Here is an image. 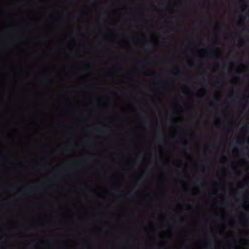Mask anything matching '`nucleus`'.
Returning a JSON list of instances; mask_svg holds the SVG:
<instances>
[{"label":"nucleus","mask_w":249,"mask_h":249,"mask_svg":"<svg viewBox=\"0 0 249 249\" xmlns=\"http://www.w3.org/2000/svg\"><path fill=\"white\" fill-rule=\"evenodd\" d=\"M237 144H238V145H243L244 144V142H237Z\"/></svg>","instance_id":"39448f33"},{"label":"nucleus","mask_w":249,"mask_h":249,"mask_svg":"<svg viewBox=\"0 0 249 249\" xmlns=\"http://www.w3.org/2000/svg\"><path fill=\"white\" fill-rule=\"evenodd\" d=\"M188 67L190 68H193L194 67V65L193 63H189Z\"/></svg>","instance_id":"f03ea898"},{"label":"nucleus","mask_w":249,"mask_h":249,"mask_svg":"<svg viewBox=\"0 0 249 249\" xmlns=\"http://www.w3.org/2000/svg\"><path fill=\"white\" fill-rule=\"evenodd\" d=\"M200 186L202 187V188H203L204 187V185L203 183H201L200 184Z\"/></svg>","instance_id":"6e6552de"},{"label":"nucleus","mask_w":249,"mask_h":249,"mask_svg":"<svg viewBox=\"0 0 249 249\" xmlns=\"http://www.w3.org/2000/svg\"><path fill=\"white\" fill-rule=\"evenodd\" d=\"M182 144L183 146L185 148H188L189 146V143L187 141L183 142H182Z\"/></svg>","instance_id":"f257e3e1"},{"label":"nucleus","mask_w":249,"mask_h":249,"mask_svg":"<svg viewBox=\"0 0 249 249\" xmlns=\"http://www.w3.org/2000/svg\"><path fill=\"white\" fill-rule=\"evenodd\" d=\"M142 178L141 177L138 178V179H139V180H142Z\"/></svg>","instance_id":"9d476101"},{"label":"nucleus","mask_w":249,"mask_h":249,"mask_svg":"<svg viewBox=\"0 0 249 249\" xmlns=\"http://www.w3.org/2000/svg\"><path fill=\"white\" fill-rule=\"evenodd\" d=\"M244 42V40L241 39L239 41V44H240V45H242L243 44Z\"/></svg>","instance_id":"20e7f679"},{"label":"nucleus","mask_w":249,"mask_h":249,"mask_svg":"<svg viewBox=\"0 0 249 249\" xmlns=\"http://www.w3.org/2000/svg\"><path fill=\"white\" fill-rule=\"evenodd\" d=\"M98 132H101V133H103L104 132L103 130V129H98L97 130Z\"/></svg>","instance_id":"423d86ee"},{"label":"nucleus","mask_w":249,"mask_h":249,"mask_svg":"<svg viewBox=\"0 0 249 249\" xmlns=\"http://www.w3.org/2000/svg\"><path fill=\"white\" fill-rule=\"evenodd\" d=\"M147 62V61L146 60H142V61H140V63L141 64H143Z\"/></svg>","instance_id":"7ed1b4c3"},{"label":"nucleus","mask_w":249,"mask_h":249,"mask_svg":"<svg viewBox=\"0 0 249 249\" xmlns=\"http://www.w3.org/2000/svg\"><path fill=\"white\" fill-rule=\"evenodd\" d=\"M248 144H249V141H247Z\"/></svg>","instance_id":"f8f14e48"},{"label":"nucleus","mask_w":249,"mask_h":249,"mask_svg":"<svg viewBox=\"0 0 249 249\" xmlns=\"http://www.w3.org/2000/svg\"><path fill=\"white\" fill-rule=\"evenodd\" d=\"M220 27L219 26H216L215 27V30H218L219 29Z\"/></svg>","instance_id":"0eeeda50"},{"label":"nucleus","mask_w":249,"mask_h":249,"mask_svg":"<svg viewBox=\"0 0 249 249\" xmlns=\"http://www.w3.org/2000/svg\"><path fill=\"white\" fill-rule=\"evenodd\" d=\"M160 140H161L160 138L158 139L159 141H160Z\"/></svg>","instance_id":"9b49d317"},{"label":"nucleus","mask_w":249,"mask_h":249,"mask_svg":"<svg viewBox=\"0 0 249 249\" xmlns=\"http://www.w3.org/2000/svg\"><path fill=\"white\" fill-rule=\"evenodd\" d=\"M174 29H175L174 28H170V30L171 31H174Z\"/></svg>","instance_id":"1a4fd4ad"}]
</instances>
